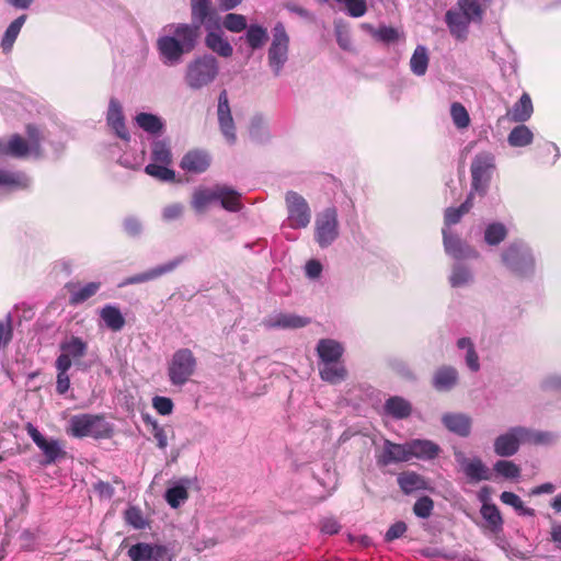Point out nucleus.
I'll list each match as a JSON object with an SVG mask.
<instances>
[{"mask_svg":"<svg viewBox=\"0 0 561 561\" xmlns=\"http://www.w3.org/2000/svg\"><path fill=\"white\" fill-rule=\"evenodd\" d=\"M172 34L162 35L157 41V49L164 66L174 67L182 62L185 54L192 51L199 34L195 26L186 23L170 25Z\"/></svg>","mask_w":561,"mask_h":561,"instance_id":"nucleus-1","label":"nucleus"},{"mask_svg":"<svg viewBox=\"0 0 561 561\" xmlns=\"http://www.w3.org/2000/svg\"><path fill=\"white\" fill-rule=\"evenodd\" d=\"M503 266L513 275L533 279L537 271V261L533 248L524 240H514L506 244L500 254Z\"/></svg>","mask_w":561,"mask_h":561,"instance_id":"nucleus-2","label":"nucleus"},{"mask_svg":"<svg viewBox=\"0 0 561 561\" xmlns=\"http://www.w3.org/2000/svg\"><path fill=\"white\" fill-rule=\"evenodd\" d=\"M67 434L76 438H110L113 434V425L102 415L76 414L68 422Z\"/></svg>","mask_w":561,"mask_h":561,"instance_id":"nucleus-3","label":"nucleus"},{"mask_svg":"<svg viewBox=\"0 0 561 561\" xmlns=\"http://www.w3.org/2000/svg\"><path fill=\"white\" fill-rule=\"evenodd\" d=\"M290 37L283 22H276L271 30L266 50V62L274 77H279L289 60Z\"/></svg>","mask_w":561,"mask_h":561,"instance_id":"nucleus-4","label":"nucleus"},{"mask_svg":"<svg viewBox=\"0 0 561 561\" xmlns=\"http://www.w3.org/2000/svg\"><path fill=\"white\" fill-rule=\"evenodd\" d=\"M27 140L20 135H12L8 140L0 138V156L24 158L28 154H41V141L44 139L42 130L34 126L26 127Z\"/></svg>","mask_w":561,"mask_h":561,"instance_id":"nucleus-5","label":"nucleus"},{"mask_svg":"<svg viewBox=\"0 0 561 561\" xmlns=\"http://www.w3.org/2000/svg\"><path fill=\"white\" fill-rule=\"evenodd\" d=\"M341 225L335 206H328L314 216L313 241L320 249H328L340 238Z\"/></svg>","mask_w":561,"mask_h":561,"instance_id":"nucleus-6","label":"nucleus"},{"mask_svg":"<svg viewBox=\"0 0 561 561\" xmlns=\"http://www.w3.org/2000/svg\"><path fill=\"white\" fill-rule=\"evenodd\" d=\"M543 433L533 432L524 426H513L494 439V453L500 457H512L524 443H540L543 440Z\"/></svg>","mask_w":561,"mask_h":561,"instance_id":"nucleus-7","label":"nucleus"},{"mask_svg":"<svg viewBox=\"0 0 561 561\" xmlns=\"http://www.w3.org/2000/svg\"><path fill=\"white\" fill-rule=\"evenodd\" d=\"M218 73L217 59L213 55L205 54L188 62L184 79L192 90H199L213 83Z\"/></svg>","mask_w":561,"mask_h":561,"instance_id":"nucleus-8","label":"nucleus"},{"mask_svg":"<svg viewBox=\"0 0 561 561\" xmlns=\"http://www.w3.org/2000/svg\"><path fill=\"white\" fill-rule=\"evenodd\" d=\"M495 170V156L483 151L474 156L471 162V192L484 195L490 186L492 173Z\"/></svg>","mask_w":561,"mask_h":561,"instance_id":"nucleus-9","label":"nucleus"},{"mask_svg":"<svg viewBox=\"0 0 561 561\" xmlns=\"http://www.w3.org/2000/svg\"><path fill=\"white\" fill-rule=\"evenodd\" d=\"M196 358L188 348H180L172 355L168 367V376L173 386H183L194 375Z\"/></svg>","mask_w":561,"mask_h":561,"instance_id":"nucleus-10","label":"nucleus"},{"mask_svg":"<svg viewBox=\"0 0 561 561\" xmlns=\"http://www.w3.org/2000/svg\"><path fill=\"white\" fill-rule=\"evenodd\" d=\"M59 350L60 354L55 363L70 368L75 365L80 370L89 368L88 365L81 362L88 353V343L83 339L71 335L59 344Z\"/></svg>","mask_w":561,"mask_h":561,"instance_id":"nucleus-11","label":"nucleus"},{"mask_svg":"<svg viewBox=\"0 0 561 561\" xmlns=\"http://www.w3.org/2000/svg\"><path fill=\"white\" fill-rule=\"evenodd\" d=\"M287 222L293 229H305L311 221V208L307 199L297 192L288 191L285 195Z\"/></svg>","mask_w":561,"mask_h":561,"instance_id":"nucleus-12","label":"nucleus"},{"mask_svg":"<svg viewBox=\"0 0 561 561\" xmlns=\"http://www.w3.org/2000/svg\"><path fill=\"white\" fill-rule=\"evenodd\" d=\"M185 261V256H176L163 264L157 265L152 268H149L142 273L135 274L125 278L118 287H124L128 285L141 284L154 280L165 274L173 272L178 266H180Z\"/></svg>","mask_w":561,"mask_h":561,"instance_id":"nucleus-13","label":"nucleus"},{"mask_svg":"<svg viewBox=\"0 0 561 561\" xmlns=\"http://www.w3.org/2000/svg\"><path fill=\"white\" fill-rule=\"evenodd\" d=\"M217 116L220 131L226 141L234 145L237 141L236 125L231 114L227 91L224 90L218 96Z\"/></svg>","mask_w":561,"mask_h":561,"instance_id":"nucleus-14","label":"nucleus"},{"mask_svg":"<svg viewBox=\"0 0 561 561\" xmlns=\"http://www.w3.org/2000/svg\"><path fill=\"white\" fill-rule=\"evenodd\" d=\"M455 460L469 481L480 482L491 479L489 468L479 457L468 458L462 451H456Z\"/></svg>","mask_w":561,"mask_h":561,"instance_id":"nucleus-15","label":"nucleus"},{"mask_svg":"<svg viewBox=\"0 0 561 561\" xmlns=\"http://www.w3.org/2000/svg\"><path fill=\"white\" fill-rule=\"evenodd\" d=\"M443 241L445 252L457 260V262L465 259H477L479 253L466 241H462L458 236L453 234L447 228L443 229Z\"/></svg>","mask_w":561,"mask_h":561,"instance_id":"nucleus-16","label":"nucleus"},{"mask_svg":"<svg viewBox=\"0 0 561 561\" xmlns=\"http://www.w3.org/2000/svg\"><path fill=\"white\" fill-rule=\"evenodd\" d=\"M310 320L305 317L289 312H273L265 317L262 324L266 329L293 330L304 328L309 324Z\"/></svg>","mask_w":561,"mask_h":561,"instance_id":"nucleus-17","label":"nucleus"},{"mask_svg":"<svg viewBox=\"0 0 561 561\" xmlns=\"http://www.w3.org/2000/svg\"><path fill=\"white\" fill-rule=\"evenodd\" d=\"M192 23L188 26H195L196 33L199 34L202 25L206 28L216 26V22L211 21L215 11L210 0H190Z\"/></svg>","mask_w":561,"mask_h":561,"instance_id":"nucleus-18","label":"nucleus"},{"mask_svg":"<svg viewBox=\"0 0 561 561\" xmlns=\"http://www.w3.org/2000/svg\"><path fill=\"white\" fill-rule=\"evenodd\" d=\"M445 22L450 34L458 41H465L468 36L469 24L473 23L471 16L461 9H449L445 14Z\"/></svg>","mask_w":561,"mask_h":561,"instance_id":"nucleus-19","label":"nucleus"},{"mask_svg":"<svg viewBox=\"0 0 561 561\" xmlns=\"http://www.w3.org/2000/svg\"><path fill=\"white\" fill-rule=\"evenodd\" d=\"M106 123L118 138L125 141L129 140L130 136L125 124L123 106L115 98H111L108 102Z\"/></svg>","mask_w":561,"mask_h":561,"instance_id":"nucleus-20","label":"nucleus"},{"mask_svg":"<svg viewBox=\"0 0 561 561\" xmlns=\"http://www.w3.org/2000/svg\"><path fill=\"white\" fill-rule=\"evenodd\" d=\"M379 466H388L390 463L409 461L408 442L404 444H396L389 439H385L382 451L376 456Z\"/></svg>","mask_w":561,"mask_h":561,"instance_id":"nucleus-21","label":"nucleus"},{"mask_svg":"<svg viewBox=\"0 0 561 561\" xmlns=\"http://www.w3.org/2000/svg\"><path fill=\"white\" fill-rule=\"evenodd\" d=\"M479 499L482 502L480 513L485 523L484 527L492 534L501 533L503 530L504 520L497 506L489 503L488 495H484L482 492L479 494Z\"/></svg>","mask_w":561,"mask_h":561,"instance_id":"nucleus-22","label":"nucleus"},{"mask_svg":"<svg viewBox=\"0 0 561 561\" xmlns=\"http://www.w3.org/2000/svg\"><path fill=\"white\" fill-rule=\"evenodd\" d=\"M443 425L451 433L468 437L471 433L472 419L465 413L448 412L442 416Z\"/></svg>","mask_w":561,"mask_h":561,"instance_id":"nucleus-23","label":"nucleus"},{"mask_svg":"<svg viewBox=\"0 0 561 561\" xmlns=\"http://www.w3.org/2000/svg\"><path fill=\"white\" fill-rule=\"evenodd\" d=\"M409 458H417L421 460H433L439 453L440 447L430 439H411L408 442Z\"/></svg>","mask_w":561,"mask_h":561,"instance_id":"nucleus-24","label":"nucleus"},{"mask_svg":"<svg viewBox=\"0 0 561 561\" xmlns=\"http://www.w3.org/2000/svg\"><path fill=\"white\" fill-rule=\"evenodd\" d=\"M30 184L31 180L24 172L0 165V188L7 191L24 190Z\"/></svg>","mask_w":561,"mask_h":561,"instance_id":"nucleus-25","label":"nucleus"},{"mask_svg":"<svg viewBox=\"0 0 561 561\" xmlns=\"http://www.w3.org/2000/svg\"><path fill=\"white\" fill-rule=\"evenodd\" d=\"M458 380V370L453 366L444 365L434 373L432 386L439 392H448L457 386Z\"/></svg>","mask_w":561,"mask_h":561,"instance_id":"nucleus-26","label":"nucleus"},{"mask_svg":"<svg viewBox=\"0 0 561 561\" xmlns=\"http://www.w3.org/2000/svg\"><path fill=\"white\" fill-rule=\"evenodd\" d=\"M210 164V157L204 150H191L181 160V168L190 173H203Z\"/></svg>","mask_w":561,"mask_h":561,"instance_id":"nucleus-27","label":"nucleus"},{"mask_svg":"<svg viewBox=\"0 0 561 561\" xmlns=\"http://www.w3.org/2000/svg\"><path fill=\"white\" fill-rule=\"evenodd\" d=\"M66 288L70 294L69 304L71 306H78L93 297L101 288V283L90 282L84 285L68 283Z\"/></svg>","mask_w":561,"mask_h":561,"instance_id":"nucleus-28","label":"nucleus"},{"mask_svg":"<svg viewBox=\"0 0 561 561\" xmlns=\"http://www.w3.org/2000/svg\"><path fill=\"white\" fill-rule=\"evenodd\" d=\"M448 283L453 288L469 287L474 283L472 268L463 262H455L448 276Z\"/></svg>","mask_w":561,"mask_h":561,"instance_id":"nucleus-29","label":"nucleus"},{"mask_svg":"<svg viewBox=\"0 0 561 561\" xmlns=\"http://www.w3.org/2000/svg\"><path fill=\"white\" fill-rule=\"evenodd\" d=\"M193 480L190 478H181L175 481L165 491L164 497L167 503L172 508L180 507L188 497V488L192 485Z\"/></svg>","mask_w":561,"mask_h":561,"instance_id":"nucleus-30","label":"nucleus"},{"mask_svg":"<svg viewBox=\"0 0 561 561\" xmlns=\"http://www.w3.org/2000/svg\"><path fill=\"white\" fill-rule=\"evenodd\" d=\"M317 354L320 358V364L341 362L344 353L343 345L332 339H322L317 344Z\"/></svg>","mask_w":561,"mask_h":561,"instance_id":"nucleus-31","label":"nucleus"},{"mask_svg":"<svg viewBox=\"0 0 561 561\" xmlns=\"http://www.w3.org/2000/svg\"><path fill=\"white\" fill-rule=\"evenodd\" d=\"M219 186L220 184H217L213 187H197L193 193L191 202L194 210L197 213H203L210 204L218 202V197L220 196L218 195Z\"/></svg>","mask_w":561,"mask_h":561,"instance_id":"nucleus-32","label":"nucleus"},{"mask_svg":"<svg viewBox=\"0 0 561 561\" xmlns=\"http://www.w3.org/2000/svg\"><path fill=\"white\" fill-rule=\"evenodd\" d=\"M534 113V106L528 93H523L513 106L507 111V118L511 122L524 124Z\"/></svg>","mask_w":561,"mask_h":561,"instance_id":"nucleus-33","label":"nucleus"},{"mask_svg":"<svg viewBox=\"0 0 561 561\" xmlns=\"http://www.w3.org/2000/svg\"><path fill=\"white\" fill-rule=\"evenodd\" d=\"M208 33L205 37L206 46L217 55L228 58L232 55L233 48L220 30L207 28Z\"/></svg>","mask_w":561,"mask_h":561,"instance_id":"nucleus-34","label":"nucleus"},{"mask_svg":"<svg viewBox=\"0 0 561 561\" xmlns=\"http://www.w3.org/2000/svg\"><path fill=\"white\" fill-rule=\"evenodd\" d=\"M383 410L387 415L396 420H403L411 415L412 404L402 397L393 396L386 400Z\"/></svg>","mask_w":561,"mask_h":561,"instance_id":"nucleus-35","label":"nucleus"},{"mask_svg":"<svg viewBox=\"0 0 561 561\" xmlns=\"http://www.w3.org/2000/svg\"><path fill=\"white\" fill-rule=\"evenodd\" d=\"M249 135L252 141L256 144H266L271 139L270 127L266 118L262 114H255L249 126Z\"/></svg>","mask_w":561,"mask_h":561,"instance_id":"nucleus-36","label":"nucleus"},{"mask_svg":"<svg viewBox=\"0 0 561 561\" xmlns=\"http://www.w3.org/2000/svg\"><path fill=\"white\" fill-rule=\"evenodd\" d=\"M322 380L336 385L345 380L347 371L342 362L322 363L319 367Z\"/></svg>","mask_w":561,"mask_h":561,"instance_id":"nucleus-37","label":"nucleus"},{"mask_svg":"<svg viewBox=\"0 0 561 561\" xmlns=\"http://www.w3.org/2000/svg\"><path fill=\"white\" fill-rule=\"evenodd\" d=\"M100 318L105 327L113 332L121 331L125 325V318L119 308L115 305H105L100 310Z\"/></svg>","mask_w":561,"mask_h":561,"instance_id":"nucleus-38","label":"nucleus"},{"mask_svg":"<svg viewBox=\"0 0 561 561\" xmlns=\"http://www.w3.org/2000/svg\"><path fill=\"white\" fill-rule=\"evenodd\" d=\"M218 195H220L218 197V202L227 211L237 213L242 209L241 194L234 188L227 185H220Z\"/></svg>","mask_w":561,"mask_h":561,"instance_id":"nucleus-39","label":"nucleus"},{"mask_svg":"<svg viewBox=\"0 0 561 561\" xmlns=\"http://www.w3.org/2000/svg\"><path fill=\"white\" fill-rule=\"evenodd\" d=\"M492 0H457L459 9L471 16L473 23H480Z\"/></svg>","mask_w":561,"mask_h":561,"instance_id":"nucleus-40","label":"nucleus"},{"mask_svg":"<svg viewBox=\"0 0 561 561\" xmlns=\"http://www.w3.org/2000/svg\"><path fill=\"white\" fill-rule=\"evenodd\" d=\"M245 42L252 50L261 49L268 41L267 28L261 24L253 23L245 30Z\"/></svg>","mask_w":561,"mask_h":561,"instance_id":"nucleus-41","label":"nucleus"},{"mask_svg":"<svg viewBox=\"0 0 561 561\" xmlns=\"http://www.w3.org/2000/svg\"><path fill=\"white\" fill-rule=\"evenodd\" d=\"M534 133L525 124L516 125L507 136V144L513 148L527 147L534 141Z\"/></svg>","mask_w":561,"mask_h":561,"instance_id":"nucleus-42","label":"nucleus"},{"mask_svg":"<svg viewBox=\"0 0 561 561\" xmlns=\"http://www.w3.org/2000/svg\"><path fill=\"white\" fill-rule=\"evenodd\" d=\"M25 21H26V15L22 14L9 24V26L7 27V30L2 36L1 44H0L3 53L8 54L12 50L14 42L18 38Z\"/></svg>","mask_w":561,"mask_h":561,"instance_id":"nucleus-43","label":"nucleus"},{"mask_svg":"<svg viewBox=\"0 0 561 561\" xmlns=\"http://www.w3.org/2000/svg\"><path fill=\"white\" fill-rule=\"evenodd\" d=\"M430 62L428 49L424 45H417L410 58V69L413 75L422 77L426 73Z\"/></svg>","mask_w":561,"mask_h":561,"instance_id":"nucleus-44","label":"nucleus"},{"mask_svg":"<svg viewBox=\"0 0 561 561\" xmlns=\"http://www.w3.org/2000/svg\"><path fill=\"white\" fill-rule=\"evenodd\" d=\"M135 122L142 130L151 135L159 134L164 127L162 119L151 113L137 114Z\"/></svg>","mask_w":561,"mask_h":561,"instance_id":"nucleus-45","label":"nucleus"},{"mask_svg":"<svg viewBox=\"0 0 561 561\" xmlns=\"http://www.w3.org/2000/svg\"><path fill=\"white\" fill-rule=\"evenodd\" d=\"M151 163L170 164L172 162V152L169 141L165 139H156L151 144Z\"/></svg>","mask_w":561,"mask_h":561,"instance_id":"nucleus-46","label":"nucleus"},{"mask_svg":"<svg viewBox=\"0 0 561 561\" xmlns=\"http://www.w3.org/2000/svg\"><path fill=\"white\" fill-rule=\"evenodd\" d=\"M457 347L465 351V362L468 368L471 371H478L480 369V362L473 342L469 337H460L457 341Z\"/></svg>","mask_w":561,"mask_h":561,"instance_id":"nucleus-47","label":"nucleus"},{"mask_svg":"<svg viewBox=\"0 0 561 561\" xmlns=\"http://www.w3.org/2000/svg\"><path fill=\"white\" fill-rule=\"evenodd\" d=\"M37 447L43 451L45 456V465L54 463L64 454L61 446L57 439L44 438L37 445Z\"/></svg>","mask_w":561,"mask_h":561,"instance_id":"nucleus-48","label":"nucleus"},{"mask_svg":"<svg viewBox=\"0 0 561 561\" xmlns=\"http://www.w3.org/2000/svg\"><path fill=\"white\" fill-rule=\"evenodd\" d=\"M472 207V193L469 194L467 199L459 207H448L445 210V225L453 226L460 221L461 217L467 214Z\"/></svg>","mask_w":561,"mask_h":561,"instance_id":"nucleus-49","label":"nucleus"},{"mask_svg":"<svg viewBox=\"0 0 561 561\" xmlns=\"http://www.w3.org/2000/svg\"><path fill=\"white\" fill-rule=\"evenodd\" d=\"M507 237V229L502 222H491L484 229V241L489 245H497Z\"/></svg>","mask_w":561,"mask_h":561,"instance_id":"nucleus-50","label":"nucleus"},{"mask_svg":"<svg viewBox=\"0 0 561 561\" xmlns=\"http://www.w3.org/2000/svg\"><path fill=\"white\" fill-rule=\"evenodd\" d=\"M398 483L403 493L410 494L424 485L423 478L415 472L402 473L398 477Z\"/></svg>","mask_w":561,"mask_h":561,"instance_id":"nucleus-51","label":"nucleus"},{"mask_svg":"<svg viewBox=\"0 0 561 561\" xmlns=\"http://www.w3.org/2000/svg\"><path fill=\"white\" fill-rule=\"evenodd\" d=\"M500 499L504 504L512 506L519 515H524V516H534L535 515V511L530 507H526L524 505L523 501L520 500V497L513 492L504 491L500 495Z\"/></svg>","mask_w":561,"mask_h":561,"instance_id":"nucleus-52","label":"nucleus"},{"mask_svg":"<svg viewBox=\"0 0 561 561\" xmlns=\"http://www.w3.org/2000/svg\"><path fill=\"white\" fill-rule=\"evenodd\" d=\"M451 121L457 129H465L470 125V116L467 108L459 102L450 105Z\"/></svg>","mask_w":561,"mask_h":561,"instance_id":"nucleus-53","label":"nucleus"},{"mask_svg":"<svg viewBox=\"0 0 561 561\" xmlns=\"http://www.w3.org/2000/svg\"><path fill=\"white\" fill-rule=\"evenodd\" d=\"M169 164L161 163H149L145 168V172L162 182H172L175 178V173L173 170L168 168Z\"/></svg>","mask_w":561,"mask_h":561,"instance_id":"nucleus-54","label":"nucleus"},{"mask_svg":"<svg viewBox=\"0 0 561 561\" xmlns=\"http://www.w3.org/2000/svg\"><path fill=\"white\" fill-rule=\"evenodd\" d=\"M222 26L232 33H240L248 28L247 18L238 13H228L224 16Z\"/></svg>","mask_w":561,"mask_h":561,"instance_id":"nucleus-55","label":"nucleus"},{"mask_svg":"<svg viewBox=\"0 0 561 561\" xmlns=\"http://www.w3.org/2000/svg\"><path fill=\"white\" fill-rule=\"evenodd\" d=\"M493 469L499 476L505 479H516L520 474L519 467L510 460H497Z\"/></svg>","mask_w":561,"mask_h":561,"instance_id":"nucleus-56","label":"nucleus"},{"mask_svg":"<svg viewBox=\"0 0 561 561\" xmlns=\"http://www.w3.org/2000/svg\"><path fill=\"white\" fill-rule=\"evenodd\" d=\"M55 368L57 370L56 392L60 396H65L70 389V377L68 375L70 367L55 363Z\"/></svg>","mask_w":561,"mask_h":561,"instance_id":"nucleus-57","label":"nucleus"},{"mask_svg":"<svg viewBox=\"0 0 561 561\" xmlns=\"http://www.w3.org/2000/svg\"><path fill=\"white\" fill-rule=\"evenodd\" d=\"M13 339L12 316L8 313L4 319H0V351L4 350Z\"/></svg>","mask_w":561,"mask_h":561,"instance_id":"nucleus-58","label":"nucleus"},{"mask_svg":"<svg viewBox=\"0 0 561 561\" xmlns=\"http://www.w3.org/2000/svg\"><path fill=\"white\" fill-rule=\"evenodd\" d=\"M147 422L151 425V434L157 442V447L164 450L168 447L167 427L160 425L156 420L147 417Z\"/></svg>","mask_w":561,"mask_h":561,"instance_id":"nucleus-59","label":"nucleus"},{"mask_svg":"<svg viewBox=\"0 0 561 561\" xmlns=\"http://www.w3.org/2000/svg\"><path fill=\"white\" fill-rule=\"evenodd\" d=\"M151 545L147 542H138L136 545H133L128 549V557L131 561H149L150 560V552H151Z\"/></svg>","mask_w":561,"mask_h":561,"instance_id":"nucleus-60","label":"nucleus"},{"mask_svg":"<svg viewBox=\"0 0 561 561\" xmlns=\"http://www.w3.org/2000/svg\"><path fill=\"white\" fill-rule=\"evenodd\" d=\"M336 2L343 3L352 18H360L367 12L366 0H336Z\"/></svg>","mask_w":561,"mask_h":561,"instance_id":"nucleus-61","label":"nucleus"},{"mask_svg":"<svg viewBox=\"0 0 561 561\" xmlns=\"http://www.w3.org/2000/svg\"><path fill=\"white\" fill-rule=\"evenodd\" d=\"M434 502L430 496H422L416 500L413 513L420 518H428L432 514Z\"/></svg>","mask_w":561,"mask_h":561,"instance_id":"nucleus-62","label":"nucleus"},{"mask_svg":"<svg viewBox=\"0 0 561 561\" xmlns=\"http://www.w3.org/2000/svg\"><path fill=\"white\" fill-rule=\"evenodd\" d=\"M373 35L375 38L386 44L393 43L399 38L398 31L392 26H380L378 30L374 31Z\"/></svg>","mask_w":561,"mask_h":561,"instance_id":"nucleus-63","label":"nucleus"},{"mask_svg":"<svg viewBox=\"0 0 561 561\" xmlns=\"http://www.w3.org/2000/svg\"><path fill=\"white\" fill-rule=\"evenodd\" d=\"M149 561H172V554L165 546L151 545Z\"/></svg>","mask_w":561,"mask_h":561,"instance_id":"nucleus-64","label":"nucleus"}]
</instances>
